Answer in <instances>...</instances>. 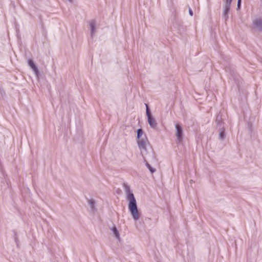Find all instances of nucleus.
I'll return each instance as SVG.
<instances>
[{"mask_svg":"<svg viewBox=\"0 0 262 262\" xmlns=\"http://www.w3.org/2000/svg\"><path fill=\"white\" fill-rule=\"evenodd\" d=\"M127 199L129 202L128 209L133 219L137 220L139 218V213L137 208V203L133 193L128 191L127 195Z\"/></svg>","mask_w":262,"mask_h":262,"instance_id":"obj_1","label":"nucleus"},{"mask_svg":"<svg viewBox=\"0 0 262 262\" xmlns=\"http://www.w3.org/2000/svg\"><path fill=\"white\" fill-rule=\"evenodd\" d=\"M176 128L177 129L176 136L178 140L179 141H181L182 140L183 130L182 127L178 124L176 125Z\"/></svg>","mask_w":262,"mask_h":262,"instance_id":"obj_2","label":"nucleus"},{"mask_svg":"<svg viewBox=\"0 0 262 262\" xmlns=\"http://www.w3.org/2000/svg\"><path fill=\"white\" fill-rule=\"evenodd\" d=\"M148 121L151 127L154 128L156 126L157 123L154 118L151 117L148 118Z\"/></svg>","mask_w":262,"mask_h":262,"instance_id":"obj_3","label":"nucleus"},{"mask_svg":"<svg viewBox=\"0 0 262 262\" xmlns=\"http://www.w3.org/2000/svg\"><path fill=\"white\" fill-rule=\"evenodd\" d=\"M255 25L259 29H262V20L261 19H258L254 21Z\"/></svg>","mask_w":262,"mask_h":262,"instance_id":"obj_4","label":"nucleus"},{"mask_svg":"<svg viewBox=\"0 0 262 262\" xmlns=\"http://www.w3.org/2000/svg\"><path fill=\"white\" fill-rule=\"evenodd\" d=\"M90 26L91 28V32L93 34L95 32V22L94 20H92L90 22Z\"/></svg>","mask_w":262,"mask_h":262,"instance_id":"obj_5","label":"nucleus"},{"mask_svg":"<svg viewBox=\"0 0 262 262\" xmlns=\"http://www.w3.org/2000/svg\"><path fill=\"white\" fill-rule=\"evenodd\" d=\"M28 63L29 64V66L35 71H37V68L36 67L34 62L30 59L28 61Z\"/></svg>","mask_w":262,"mask_h":262,"instance_id":"obj_6","label":"nucleus"},{"mask_svg":"<svg viewBox=\"0 0 262 262\" xmlns=\"http://www.w3.org/2000/svg\"><path fill=\"white\" fill-rule=\"evenodd\" d=\"M138 143L140 148H145V143L144 141L142 140H139Z\"/></svg>","mask_w":262,"mask_h":262,"instance_id":"obj_7","label":"nucleus"},{"mask_svg":"<svg viewBox=\"0 0 262 262\" xmlns=\"http://www.w3.org/2000/svg\"><path fill=\"white\" fill-rule=\"evenodd\" d=\"M143 135V131L142 129H138L137 130V138L140 139L141 136Z\"/></svg>","mask_w":262,"mask_h":262,"instance_id":"obj_8","label":"nucleus"},{"mask_svg":"<svg viewBox=\"0 0 262 262\" xmlns=\"http://www.w3.org/2000/svg\"><path fill=\"white\" fill-rule=\"evenodd\" d=\"M146 165L151 173H153L155 171V169H154L153 168H152L151 167V166L147 162H146Z\"/></svg>","mask_w":262,"mask_h":262,"instance_id":"obj_9","label":"nucleus"},{"mask_svg":"<svg viewBox=\"0 0 262 262\" xmlns=\"http://www.w3.org/2000/svg\"><path fill=\"white\" fill-rule=\"evenodd\" d=\"M113 231L116 237L117 238H118L119 236V232H118V230H117L116 228L114 227L113 229Z\"/></svg>","mask_w":262,"mask_h":262,"instance_id":"obj_10","label":"nucleus"},{"mask_svg":"<svg viewBox=\"0 0 262 262\" xmlns=\"http://www.w3.org/2000/svg\"><path fill=\"white\" fill-rule=\"evenodd\" d=\"M146 105V114H147V115L148 116V118L149 117H151L150 116V113H149V111L147 105Z\"/></svg>","mask_w":262,"mask_h":262,"instance_id":"obj_11","label":"nucleus"},{"mask_svg":"<svg viewBox=\"0 0 262 262\" xmlns=\"http://www.w3.org/2000/svg\"><path fill=\"white\" fill-rule=\"evenodd\" d=\"M231 2H232V0H226L227 4L229 6L230 5Z\"/></svg>","mask_w":262,"mask_h":262,"instance_id":"obj_12","label":"nucleus"},{"mask_svg":"<svg viewBox=\"0 0 262 262\" xmlns=\"http://www.w3.org/2000/svg\"><path fill=\"white\" fill-rule=\"evenodd\" d=\"M241 0H238V3H237L238 8H239L240 5H241Z\"/></svg>","mask_w":262,"mask_h":262,"instance_id":"obj_13","label":"nucleus"},{"mask_svg":"<svg viewBox=\"0 0 262 262\" xmlns=\"http://www.w3.org/2000/svg\"><path fill=\"white\" fill-rule=\"evenodd\" d=\"M189 14L191 16H192L193 15V12H192V11L191 9H189Z\"/></svg>","mask_w":262,"mask_h":262,"instance_id":"obj_14","label":"nucleus"},{"mask_svg":"<svg viewBox=\"0 0 262 262\" xmlns=\"http://www.w3.org/2000/svg\"><path fill=\"white\" fill-rule=\"evenodd\" d=\"M89 202L91 204L92 207L93 208V202L91 200L89 201Z\"/></svg>","mask_w":262,"mask_h":262,"instance_id":"obj_15","label":"nucleus"}]
</instances>
